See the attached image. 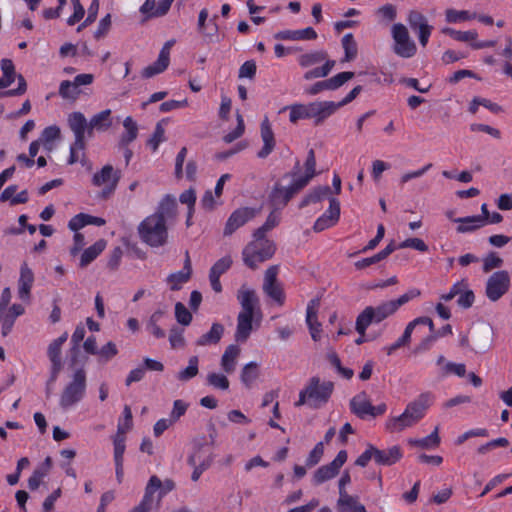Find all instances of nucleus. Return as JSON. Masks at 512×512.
<instances>
[{
  "label": "nucleus",
  "instance_id": "obj_1",
  "mask_svg": "<svg viewBox=\"0 0 512 512\" xmlns=\"http://www.w3.org/2000/svg\"><path fill=\"white\" fill-rule=\"evenodd\" d=\"M290 111L289 120L295 124L300 119H314L316 126L322 124L328 117L334 114L333 101H315L308 104H293L283 107L279 113Z\"/></svg>",
  "mask_w": 512,
  "mask_h": 512
},
{
  "label": "nucleus",
  "instance_id": "obj_2",
  "mask_svg": "<svg viewBox=\"0 0 512 512\" xmlns=\"http://www.w3.org/2000/svg\"><path fill=\"white\" fill-rule=\"evenodd\" d=\"M495 332L493 327L484 321L473 324L466 334L461 335L459 346L474 353L488 352L494 344Z\"/></svg>",
  "mask_w": 512,
  "mask_h": 512
},
{
  "label": "nucleus",
  "instance_id": "obj_3",
  "mask_svg": "<svg viewBox=\"0 0 512 512\" xmlns=\"http://www.w3.org/2000/svg\"><path fill=\"white\" fill-rule=\"evenodd\" d=\"M238 300L242 310L237 317V329L235 338L237 341L245 342L252 331V320L255 306L258 304V297L254 290L245 289L244 286L238 291Z\"/></svg>",
  "mask_w": 512,
  "mask_h": 512
},
{
  "label": "nucleus",
  "instance_id": "obj_4",
  "mask_svg": "<svg viewBox=\"0 0 512 512\" xmlns=\"http://www.w3.org/2000/svg\"><path fill=\"white\" fill-rule=\"evenodd\" d=\"M334 391V383L331 381H321L319 377L314 376L309 379L305 389L299 393V399L296 406L307 404L310 408L318 409L325 405Z\"/></svg>",
  "mask_w": 512,
  "mask_h": 512
},
{
  "label": "nucleus",
  "instance_id": "obj_5",
  "mask_svg": "<svg viewBox=\"0 0 512 512\" xmlns=\"http://www.w3.org/2000/svg\"><path fill=\"white\" fill-rule=\"evenodd\" d=\"M87 389V373L83 366L76 368L70 381L63 388L59 405L63 410H67L78 404L85 397Z\"/></svg>",
  "mask_w": 512,
  "mask_h": 512
},
{
  "label": "nucleus",
  "instance_id": "obj_6",
  "mask_svg": "<svg viewBox=\"0 0 512 512\" xmlns=\"http://www.w3.org/2000/svg\"><path fill=\"white\" fill-rule=\"evenodd\" d=\"M323 62L322 66L315 67L304 73L303 78L305 80H312L316 78H324L330 74L336 61L329 58L327 51L325 50H313L298 57V64L302 68H309L318 65Z\"/></svg>",
  "mask_w": 512,
  "mask_h": 512
},
{
  "label": "nucleus",
  "instance_id": "obj_7",
  "mask_svg": "<svg viewBox=\"0 0 512 512\" xmlns=\"http://www.w3.org/2000/svg\"><path fill=\"white\" fill-rule=\"evenodd\" d=\"M142 242L152 248L162 247L168 242V228L159 216H148L138 226Z\"/></svg>",
  "mask_w": 512,
  "mask_h": 512
},
{
  "label": "nucleus",
  "instance_id": "obj_8",
  "mask_svg": "<svg viewBox=\"0 0 512 512\" xmlns=\"http://www.w3.org/2000/svg\"><path fill=\"white\" fill-rule=\"evenodd\" d=\"M299 172L300 162L296 161L293 170L283 176V179L292 178V183L288 186H283L279 182L275 183L271 193L269 194V202L274 210H280L285 207L295 194L305 188L295 179Z\"/></svg>",
  "mask_w": 512,
  "mask_h": 512
},
{
  "label": "nucleus",
  "instance_id": "obj_9",
  "mask_svg": "<svg viewBox=\"0 0 512 512\" xmlns=\"http://www.w3.org/2000/svg\"><path fill=\"white\" fill-rule=\"evenodd\" d=\"M68 124L75 136L74 143L70 147V157L68 160V164L72 165L78 161H82L85 157V154L82 153L81 159L78 151H83L86 147L85 131L87 128V120L83 113L73 112L68 117Z\"/></svg>",
  "mask_w": 512,
  "mask_h": 512
},
{
  "label": "nucleus",
  "instance_id": "obj_10",
  "mask_svg": "<svg viewBox=\"0 0 512 512\" xmlns=\"http://www.w3.org/2000/svg\"><path fill=\"white\" fill-rule=\"evenodd\" d=\"M395 312V304L391 303V301L381 303L376 307L367 306L357 316L355 329L358 333L363 334L371 324H378L393 315Z\"/></svg>",
  "mask_w": 512,
  "mask_h": 512
},
{
  "label": "nucleus",
  "instance_id": "obj_11",
  "mask_svg": "<svg viewBox=\"0 0 512 512\" xmlns=\"http://www.w3.org/2000/svg\"><path fill=\"white\" fill-rule=\"evenodd\" d=\"M275 250L273 241L250 242L242 251L243 261L246 266L254 270L259 263L272 258Z\"/></svg>",
  "mask_w": 512,
  "mask_h": 512
},
{
  "label": "nucleus",
  "instance_id": "obj_12",
  "mask_svg": "<svg viewBox=\"0 0 512 512\" xmlns=\"http://www.w3.org/2000/svg\"><path fill=\"white\" fill-rule=\"evenodd\" d=\"M392 37L395 42L393 51L402 58H411L416 54L417 47L409 36L408 29L401 23H396L392 27Z\"/></svg>",
  "mask_w": 512,
  "mask_h": 512
},
{
  "label": "nucleus",
  "instance_id": "obj_13",
  "mask_svg": "<svg viewBox=\"0 0 512 512\" xmlns=\"http://www.w3.org/2000/svg\"><path fill=\"white\" fill-rule=\"evenodd\" d=\"M120 178L121 172L119 170H114L112 165L107 164L103 166L99 172L94 174L92 183L98 187L106 185L105 188L99 193V197L102 199H107L116 190Z\"/></svg>",
  "mask_w": 512,
  "mask_h": 512
},
{
  "label": "nucleus",
  "instance_id": "obj_14",
  "mask_svg": "<svg viewBox=\"0 0 512 512\" xmlns=\"http://www.w3.org/2000/svg\"><path fill=\"white\" fill-rule=\"evenodd\" d=\"M510 287V276L505 270L494 272L486 282L485 294L492 301H498Z\"/></svg>",
  "mask_w": 512,
  "mask_h": 512
},
{
  "label": "nucleus",
  "instance_id": "obj_15",
  "mask_svg": "<svg viewBox=\"0 0 512 512\" xmlns=\"http://www.w3.org/2000/svg\"><path fill=\"white\" fill-rule=\"evenodd\" d=\"M347 457L346 450H340L332 462L319 467L313 475L314 484L320 485L338 475L340 468L347 461Z\"/></svg>",
  "mask_w": 512,
  "mask_h": 512
},
{
  "label": "nucleus",
  "instance_id": "obj_16",
  "mask_svg": "<svg viewBox=\"0 0 512 512\" xmlns=\"http://www.w3.org/2000/svg\"><path fill=\"white\" fill-rule=\"evenodd\" d=\"M258 213L257 209L250 207H242L236 209L228 218L223 234L224 236L232 235L237 229L245 225L249 220L253 219Z\"/></svg>",
  "mask_w": 512,
  "mask_h": 512
},
{
  "label": "nucleus",
  "instance_id": "obj_17",
  "mask_svg": "<svg viewBox=\"0 0 512 512\" xmlns=\"http://www.w3.org/2000/svg\"><path fill=\"white\" fill-rule=\"evenodd\" d=\"M204 448L203 444L197 445V448L194 453H192L188 458V464L194 467V470L191 475L192 481H197L201 474L207 470L213 461L212 453L209 452L205 457L202 456V450Z\"/></svg>",
  "mask_w": 512,
  "mask_h": 512
},
{
  "label": "nucleus",
  "instance_id": "obj_18",
  "mask_svg": "<svg viewBox=\"0 0 512 512\" xmlns=\"http://www.w3.org/2000/svg\"><path fill=\"white\" fill-rule=\"evenodd\" d=\"M192 275V265L188 251L185 252V260L183 270L171 273L166 281L170 285L172 291H178L182 285L188 282Z\"/></svg>",
  "mask_w": 512,
  "mask_h": 512
},
{
  "label": "nucleus",
  "instance_id": "obj_19",
  "mask_svg": "<svg viewBox=\"0 0 512 512\" xmlns=\"http://www.w3.org/2000/svg\"><path fill=\"white\" fill-rule=\"evenodd\" d=\"M320 305V300L318 298L312 299L306 309V323L309 327V331L311 334V338L314 341H318L320 339L321 333V323L317 319V311Z\"/></svg>",
  "mask_w": 512,
  "mask_h": 512
},
{
  "label": "nucleus",
  "instance_id": "obj_20",
  "mask_svg": "<svg viewBox=\"0 0 512 512\" xmlns=\"http://www.w3.org/2000/svg\"><path fill=\"white\" fill-rule=\"evenodd\" d=\"M432 400L433 395L430 392L422 393L415 400L408 403L405 410L420 421L431 406Z\"/></svg>",
  "mask_w": 512,
  "mask_h": 512
},
{
  "label": "nucleus",
  "instance_id": "obj_21",
  "mask_svg": "<svg viewBox=\"0 0 512 512\" xmlns=\"http://www.w3.org/2000/svg\"><path fill=\"white\" fill-rule=\"evenodd\" d=\"M374 461L378 465L391 466L402 458V451L399 446H392L388 449H378L373 446Z\"/></svg>",
  "mask_w": 512,
  "mask_h": 512
},
{
  "label": "nucleus",
  "instance_id": "obj_22",
  "mask_svg": "<svg viewBox=\"0 0 512 512\" xmlns=\"http://www.w3.org/2000/svg\"><path fill=\"white\" fill-rule=\"evenodd\" d=\"M371 406L369 396L365 391L355 395L349 402L351 412L360 419L370 416Z\"/></svg>",
  "mask_w": 512,
  "mask_h": 512
},
{
  "label": "nucleus",
  "instance_id": "obj_23",
  "mask_svg": "<svg viewBox=\"0 0 512 512\" xmlns=\"http://www.w3.org/2000/svg\"><path fill=\"white\" fill-rule=\"evenodd\" d=\"M418 422L419 420L416 419L414 415H411L409 412L404 410L401 415L389 418L385 426L388 431L400 432L408 427H412Z\"/></svg>",
  "mask_w": 512,
  "mask_h": 512
},
{
  "label": "nucleus",
  "instance_id": "obj_24",
  "mask_svg": "<svg viewBox=\"0 0 512 512\" xmlns=\"http://www.w3.org/2000/svg\"><path fill=\"white\" fill-rule=\"evenodd\" d=\"M261 138L263 141V147L258 152L257 156L264 159L273 151L275 147L274 133L268 118H265L261 123Z\"/></svg>",
  "mask_w": 512,
  "mask_h": 512
},
{
  "label": "nucleus",
  "instance_id": "obj_25",
  "mask_svg": "<svg viewBox=\"0 0 512 512\" xmlns=\"http://www.w3.org/2000/svg\"><path fill=\"white\" fill-rule=\"evenodd\" d=\"M34 283V274L26 263L21 266L18 281V294L22 300H29L30 291Z\"/></svg>",
  "mask_w": 512,
  "mask_h": 512
},
{
  "label": "nucleus",
  "instance_id": "obj_26",
  "mask_svg": "<svg viewBox=\"0 0 512 512\" xmlns=\"http://www.w3.org/2000/svg\"><path fill=\"white\" fill-rule=\"evenodd\" d=\"M111 110L106 109L103 110L97 114H95L91 119L90 122L87 123V128L85 133H87V136L89 138L93 137L94 129L97 130H106L112 125L111 120Z\"/></svg>",
  "mask_w": 512,
  "mask_h": 512
},
{
  "label": "nucleus",
  "instance_id": "obj_27",
  "mask_svg": "<svg viewBox=\"0 0 512 512\" xmlns=\"http://www.w3.org/2000/svg\"><path fill=\"white\" fill-rule=\"evenodd\" d=\"M240 353L241 349L238 345L230 344L226 347L220 362L221 368L226 374H232L235 371Z\"/></svg>",
  "mask_w": 512,
  "mask_h": 512
},
{
  "label": "nucleus",
  "instance_id": "obj_28",
  "mask_svg": "<svg viewBox=\"0 0 512 512\" xmlns=\"http://www.w3.org/2000/svg\"><path fill=\"white\" fill-rule=\"evenodd\" d=\"M337 512H367L365 506L359 502L358 496L350 494L339 496L336 502Z\"/></svg>",
  "mask_w": 512,
  "mask_h": 512
},
{
  "label": "nucleus",
  "instance_id": "obj_29",
  "mask_svg": "<svg viewBox=\"0 0 512 512\" xmlns=\"http://www.w3.org/2000/svg\"><path fill=\"white\" fill-rule=\"evenodd\" d=\"M276 39L281 40H314L317 33L312 27L300 30H284L275 34Z\"/></svg>",
  "mask_w": 512,
  "mask_h": 512
},
{
  "label": "nucleus",
  "instance_id": "obj_30",
  "mask_svg": "<svg viewBox=\"0 0 512 512\" xmlns=\"http://www.w3.org/2000/svg\"><path fill=\"white\" fill-rule=\"evenodd\" d=\"M68 333L64 332L61 336L54 339L48 346L47 356L51 364L63 365L62 346L67 341Z\"/></svg>",
  "mask_w": 512,
  "mask_h": 512
},
{
  "label": "nucleus",
  "instance_id": "obj_31",
  "mask_svg": "<svg viewBox=\"0 0 512 512\" xmlns=\"http://www.w3.org/2000/svg\"><path fill=\"white\" fill-rule=\"evenodd\" d=\"M224 334V326L221 323H213L211 329L199 337L197 346H208L218 344Z\"/></svg>",
  "mask_w": 512,
  "mask_h": 512
},
{
  "label": "nucleus",
  "instance_id": "obj_32",
  "mask_svg": "<svg viewBox=\"0 0 512 512\" xmlns=\"http://www.w3.org/2000/svg\"><path fill=\"white\" fill-rule=\"evenodd\" d=\"M176 207L177 203L175 198H173L170 195H167L162 199L156 212L152 214V216H159L166 223L168 219H171L175 216Z\"/></svg>",
  "mask_w": 512,
  "mask_h": 512
},
{
  "label": "nucleus",
  "instance_id": "obj_33",
  "mask_svg": "<svg viewBox=\"0 0 512 512\" xmlns=\"http://www.w3.org/2000/svg\"><path fill=\"white\" fill-rule=\"evenodd\" d=\"M105 247L106 241L104 239H100L96 241L93 245L85 249L81 255L80 267H87L103 252Z\"/></svg>",
  "mask_w": 512,
  "mask_h": 512
},
{
  "label": "nucleus",
  "instance_id": "obj_34",
  "mask_svg": "<svg viewBox=\"0 0 512 512\" xmlns=\"http://www.w3.org/2000/svg\"><path fill=\"white\" fill-rule=\"evenodd\" d=\"M305 174L295 178L298 182H300L304 187H306L310 181L317 175L316 172V158L315 152L313 149H310L307 153V158L304 163Z\"/></svg>",
  "mask_w": 512,
  "mask_h": 512
},
{
  "label": "nucleus",
  "instance_id": "obj_35",
  "mask_svg": "<svg viewBox=\"0 0 512 512\" xmlns=\"http://www.w3.org/2000/svg\"><path fill=\"white\" fill-rule=\"evenodd\" d=\"M395 250H396V246H395L394 242H390L383 250H381L377 254L355 262V267L357 269H364L372 264L378 263V262L386 259Z\"/></svg>",
  "mask_w": 512,
  "mask_h": 512
},
{
  "label": "nucleus",
  "instance_id": "obj_36",
  "mask_svg": "<svg viewBox=\"0 0 512 512\" xmlns=\"http://www.w3.org/2000/svg\"><path fill=\"white\" fill-rule=\"evenodd\" d=\"M260 375L259 364L252 361L244 365L240 373V380L246 388H251Z\"/></svg>",
  "mask_w": 512,
  "mask_h": 512
},
{
  "label": "nucleus",
  "instance_id": "obj_37",
  "mask_svg": "<svg viewBox=\"0 0 512 512\" xmlns=\"http://www.w3.org/2000/svg\"><path fill=\"white\" fill-rule=\"evenodd\" d=\"M125 133L122 134L119 147H126L133 142L138 135V125L131 116H127L123 121Z\"/></svg>",
  "mask_w": 512,
  "mask_h": 512
},
{
  "label": "nucleus",
  "instance_id": "obj_38",
  "mask_svg": "<svg viewBox=\"0 0 512 512\" xmlns=\"http://www.w3.org/2000/svg\"><path fill=\"white\" fill-rule=\"evenodd\" d=\"M454 221L460 223L456 229L458 233L473 232L484 226V218H480L479 216L461 217Z\"/></svg>",
  "mask_w": 512,
  "mask_h": 512
},
{
  "label": "nucleus",
  "instance_id": "obj_39",
  "mask_svg": "<svg viewBox=\"0 0 512 512\" xmlns=\"http://www.w3.org/2000/svg\"><path fill=\"white\" fill-rule=\"evenodd\" d=\"M330 193L331 189L327 185L315 187L307 195H305L299 204V208H304L312 203H318L327 197Z\"/></svg>",
  "mask_w": 512,
  "mask_h": 512
},
{
  "label": "nucleus",
  "instance_id": "obj_40",
  "mask_svg": "<svg viewBox=\"0 0 512 512\" xmlns=\"http://www.w3.org/2000/svg\"><path fill=\"white\" fill-rule=\"evenodd\" d=\"M85 328L82 325H78L72 334L71 342L72 347L70 349V367H74L77 363V357L80 354V343L85 337Z\"/></svg>",
  "mask_w": 512,
  "mask_h": 512
},
{
  "label": "nucleus",
  "instance_id": "obj_41",
  "mask_svg": "<svg viewBox=\"0 0 512 512\" xmlns=\"http://www.w3.org/2000/svg\"><path fill=\"white\" fill-rule=\"evenodd\" d=\"M169 65L164 53H159L158 59L151 65L145 67L142 71L144 78H151L162 73Z\"/></svg>",
  "mask_w": 512,
  "mask_h": 512
},
{
  "label": "nucleus",
  "instance_id": "obj_42",
  "mask_svg": "<svg viewBox=\"0 0 512 512\" xmlns=\"http://www.w3.org/2000/svg\"><path fill=\"white\" fill-rule=\"evenodd\" d=\"M165 312L163 310L155 311L149 318L146 328L156 338L162 339L166 336L165 331L160 328L158 323L161 321Z\"/></svg>",
  "mask_w": 512,
  "mask_h": 512
},
{
  "label": "nucleus",
  "instance_id": "obj_43",
  "mask_svg": "<svg viewBox=\"0 0 512 512\" xmlns=\"http://www.w3.org/2000/svg\"><path fill=\"white\" fill-rule=\"evenodd\" d=\"M342 47L345 52L343 62H350L356 58L357 53H358V48H357V43L354 40L352 33H348L343 36Z\"/></svg>",
  "mask_w": 512,
  "mask_h": 512
},
{
  "label": "nucleus",
  "instance_id": "obj_44",
  "mask_svg": "<svg viewBox=\"0 0 512 512\" xmlns=\"http://www.w3.org/2000/svg\"><path fill=\"white\" fill-rule=\"evenodd\" d=\"M160 487V478L157 477L156 475L151 476L145 488V494L141 503H143L144 505L148 506L149 509H151L153 504V495Z\"/></svg>",
  "mask_w": 512,
  "mask_h": 512
},
{
  "label": "nucleus",
  "instance_id": "obj_45",
  "mask_svg": "<svg viewBox=\"0 0 512 512\" xmlns=\"http://www.w3.org/2000/svg\"><path fill=\"white\" fill-rule=\"evenodd\" d=\"M60 128L56 125L46 127L41 134L40 141L43 144L44 148L47 150H52L53 141L60 138Z\"/></svg>",
  "mask_w": 512,
  "mask_h": 512
},
{
  "label": "nucleus",
  "instance_id": "obj_46",
  "mask_svg": "<svg viewBox=\"0 0 512 512\" xmlns=\"http://www.w3.org/2000/svg\"><path fill=\"white\" fill-rule=\"evenodd\" d=\"M409 443L414 446H418L423 449L435 448L440 444V437L438 434V427H435L434 431L428 436L422 439L410 440Z\"/></svg>",
  "mask_w": 512,
  "mask_h": 512
},
{
  "label": "nucleus",
  "instance_id": "obj_47",
  "mask_svg": "<svg viewBox=\"0 0 512 512\" xmlns=\"http://www.w3.org/2000/svg\"><path fill=\"white\" fill-rule=\"evenodd\" d=\"M442 33L449 35L453 39L461 42H472L477 39V32L475 30L469 31H457L450 27H445L442 29Z\"/></svg>",
  "mask_w": 512,
  "mask_h": 512
},
{
  "label": "nucleus",
  "instance_id": "obj_48",
  "mask_svg": "<svg viewBox=\"0 0 512 512\" xmlns=\"http://www.w3.org/2000/svg\"><path fill=\"white\" fill-rule=\"evenodd\" d=\"M80 94L81 90L77 86H74L73 81L64 80L60 83L59 95L63 99L76 100Z\"/></svg>",
  "mask_w": 512,
  "mask_h": 512
},
{
  "label": "nucleus",
  "instance_id": "obj_49",
  "mask_svg": "<svg viewBox=\"0 0 512 512\" xmlns=\"http://www.w3.org/2000/svg\"><path fill=\"white\" fill-rule=\"evenodd\" d=\"M207 384L215 389L226 391L229 389L230 382L225 374L211 372L206 378Z\"/></svg>",
  "mask_w": 512,
  "mask_h": 512
},
{
  "label": "nucleus",
  "instance_id": "obj_50",
  "mask_svg": "<svg viewBox=\"0 0 512 512\" xmlns=\"http://www.w3.org/2000/svg\"><path fill=\"white\" fill-rule=\"evenodd\" d=\"M408 23L412 30L414 31H422L424 27H432L428 24L427 18L416 10H411L408 14Z\"/></svg>",
  "mask_w": 512,
  "mask_h": 512
},
{
  "label": "nucleus",
  "instance_id": "obj_51",
  "mask_svg": "<svg viewBox=\"0 0 512 512\" xmlns=\"http://www.w3.org/2000/svg\"><path fill=\"white\" fill-rule=\"evenodd\" d=\"M198 363H199V360H198L197 356L190 357L188 366L178 373L177 378L180 381H188V380L194 378L199 372Z\"/></svg>",
  "mask_w": 512,
  "mask_h": 512
},
{
  "label": "nucleus",
  "instance_id": "obj_52",
  "mask_svg": "<svg viewBox=\"0 0 512 512\" xmlns=\"http://www.w3.org/2000/svg\"><path fill=\"white\" fill-rule=\"evenodd\" d=\"M208 16H209V12L206 8H203L200 12H199V16H198V23H197V29L200 33L204 34L205 37L209 38L210 41H216L218 42L219 39H218V35H217V30H218V27L217 25L215 24V32L214 33H205V23L208 19Z\"/></svg>",
  "mask_w": 512,
  "mask_h": 512
},
{
  "label": "nucleus",
  "instance_id": "obj_53",
  "mask_svg": "<svg viewBox=\"0 0 512 512\" xmlns=\"http://www.w3.org/2000/svg\"><path fill=\"white\" fill-rule=\"evenodd\" d=\"M175 318L181 325L187 326L192 321L191 312L181 302L175 304Z\"/></svg>",
  "mask_w": 512,
  "mask_h": 512
},
{
  "label": "nucleus",
  "instance_id": "obj_54",
  "mask_svg": "<svg viewBox=\"0 0 512 512\" xmlns=\"http://www.w3.org/2000/svg\"><path fill=\"white\" fill-rule=\"evenodd\" d=\"M445 15H446V20L450 23H455L458 21H465V20H470V19L476 18L475 13L470 14V12L466 11V10L457 11L454 9H448V10H446Z\"/></svg>",
  "mask_w": 512,
  "mask_h": 512
},
{
  "label": "nucleus",
  "instance_id": "obj_55",
  "mask_svg": "<svg viewBox=\"0 0 512 512\" xmlns=\"http://www.w3.org/2000/svg\"><path fill=\"white\" fill-rule=\"evenodd\" d=\"M233 261L231 256L227 255L217 260L214 265L210 268V274H214L217 276H221L226 271H228L232 265Z\"/></svg>",
  "mask_w": 512,
  "mask_h": 512
},
{
  "label": "nucleus",
  "instance_id": "obj_56",
  "mask_svg": "<svg viewBox=\"0 0 512 512\" xmlns=\"http://www.w3.org/2000/svg\"><path fill=\"white\" fill-rule=\"evenodd\" d=\"M263 291L273 300H275L279 305H283L285 300V295L283 289L280 285L271 284V285H263Z\"/></svg>",
  "mask_w": 512,
  "mask_h": 512
},
{
  "label": "nucleus",
  "instance_id": "obj_57",
  "mask_svg": "<svg viewBox=\"0 0 512 512\" xmlns=\"http://www.w3.org/2000/svg\"><path fill=\"white\" fill-rule=\"evenodd\" d=\"M503 264V259L500 258L496 252H490L483 258V272L488 273L495 268H500Z\"/></svg>",
  "mask_w": 512,
  "mask_h": 512
},
{
  "label": "nucleus",
  "instance_id": "obj_58",
  "mask_svg": "<svg viewBox=\"0 0 512 512\" xmlns=\"http://www.w3.org/2000/svg\"><path fill=\"white\" fill-rule=\"evenodd\" d=\"M355 76L354 72L345 71L338 73L337 75L329 78V83L331 87V91L337 90L341 86H343L346 82L353 79Z\"/></svg>",
  "mask_w": 512,
  "mask_h": 512
},
{
  "label": "nucleus",
  "instance_id": "obj_59",
  "mask_svg": "<svg viewBox=\"0 0 512 512\" xmlns=\"http://www.w3.org/2000/svg\"><path fill=\"white\" fill-rule=\"evenodd\" d=\"M98 11H99V0H92L90 6L88 8V15L85 16V20L77 27V32L82 31L83 28L92 24L97 18Z\"/></svg>",
  "mask_w": 512,
  "mask_h": 512
},
{
  "label": "nucleus",
  "instance_id": "obj_60",
  "mask_svg": "<svg viewBox=\"0 0 512 512\" xmlns=\"http://www.w3.org/2000/svg\"><path fill=\"white\" fill-rule=\"evenodd\" d=\"M114 444V461L115 463L124 461V452H125V436L123 434H116L113 440Z\"/></svg>",
  "mask_w": 512,
  "mask_h": 512
},
{
  "label": "nucleus",
  "instance_id": "obj_61",
  "mask_svg": "<svg viewBox=\"0 0 512 512\" xmlns=\"http://www.w3.org/2000/svg\"><path fill=\"white\" fill-rule=\"evenodd\" d=\"M323 454H324V444H323V442H319L315 445V447L309 453V455L306 459V466L313 467V466L317 465L320 462Z\"/></svg>",
  "mask_w": 512,
  "mask_h": 512
},
{
  "label": "nucleus",
  "instance_id": "obj_62",
  "mask_svg": "<svg viewBox=\"0 0 512 512\" xmlns=\"http://www.w3.org/2000/svg\"><path fill=\"white\" fill-rule=\"evenodd\" d=\"M244 129H245V125H244L243 117H242V115L240 113H237V126H236V128L232 132H229L228 134H226L224 136L223 140L226 143L233 142L234 140H236V139H238L239 137L242 136V134L244 133Z\"/></svg>",
  "mask_w": 512,
  "mask_h": 512
},
{
  "label": "nucleus",
  "instance_id": "obj_63",
  "mask_svg": "<svg viewBox=\"0 0 512 512\" xmlns=\"http://www.w3.org/2000/svg\"><path fill=\"white\" fill-rule=\"evenodd\" d=\"M468 287V284L466 282V280L462 279L458 282H456L450 289V291L446 294H443L440 296V299L445 301V302H449L451 301L452 299H454L456 296H459V294L466 288Z\"/></svg>",
  "mask_w": 512,
  "mask_h": 512
},
{
  "label": "nucleus",
  "instance_id": "obj_64",
  "mask_svg": "<svg viewBox=\"0 0 512 512\" xmlns=\"http://www.w3.org/2000/svg\"><path fill=\"white\" fill-rule=\"evenodd\" d=\"M474 301H475L474 292L472 290L468 289V287H466L459 294V297L457 299V304L463 309H468L473 305Z\"/></svg>",
  "mask_w": 512,
  "mask_h": 512
}]
</instances>
